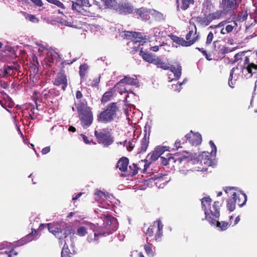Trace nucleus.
<instances>
[{
    "label": "nucleus",
    "mask_w": 257,
    "mask_h": 257,
    "mask_svg": "<svg viewBox=\"0 0 257 257\" xmlns=\"http://www.w3.org/2000/svg\"><path fill=\"white\" fill-rule=\"evenodd\" d=\"M48 229L50 232L59 238L60 243L62 244L64 242V240L68 239L72 245L74 244L76 236L75 230L72 227H61L58 224L48 223Z\"/></svg>",
    "instance_id": "1"
},
{
    "label": "nucleus",
    "mask_w": 257,
    "mask_h": 257,
    "mask_svg": "<svg viewBox=\"0 0 257 257\" xmlns=\"http://www.w3.org/2000/svg\"><path fill=\"white\" fill-rule=\"evenodd\" d=\"M119 108L116 102H110L97 115V121L99 123H108L117 118Z\"/></svg>",
    "instance_id": "2"
},
{
    "label": "nucleus",
    "mask_w": 257,
    "mask_h": 257,
    "mask_svg": "<svg viewBox=\"0 0 257 257\" xmlns=\"http://www.w3.org/2000/svg\"><path fill=\"white\" fill-rule=\"evenodd\" d=\"M242 0H219V8L220 10L216 11L219 12L220 18L223 16H232L236 12Z\"/></svg>",
    "instance_id": "3"
},
{
    "label": "nucleus",
    "mask_w": 257,
    "mask_h": 257,
    "mask_svg": "<svg viewBox=\"0 0 257 257\" xmlns=\"http://www.w3.org/2000/svg\"><path fill=\"white\" fill-rule=\"evenodd\" d=\"M77 109L81 125L84 128H88L91 125L93 120L91 109L86 104L81 102L78 104Z\"/></svg>",
    "instance_id": "4"
},
{
    "label": "nucleus",
    "mask_w": 257,
    "mask_h": 257,
    "mask_svg": "<svg viewBox=\"0 0 257 257\" xmlns=\"http://www.w3.org/2000/svg\"><path fill=\"white\" fill-rule=\"evenodd\" d=\"M75 59H73L70 62H67L66 61H62L60 65V70L57 73L56 77L52 81V83L54 85L60 87L61 90L63 91H65L68 86V79L64 71V65H70L75 62Z\"/></svg>",
    "instance_id": "5"
},
{
    "label": "nucleus",
    "mask_w": 257,
    "mask_h": 257,
    "mask_svg": "<svg viewBox=\"0 0 257 257\" xmlns=\"http://www.w3.org/2000/svg\"><path fill=\"white\" fill-rule=\"evenodd\" d=\"M94 136L97 143L107 147L114 142L113 138L107 128L94 131Z\"/></svg>",
    "instance_id": "6"
},
{
    "label": "nucleus",
    "mask_w": 257,
    "mask_h": 257,
    "mask_svg": "<svg viewBox=\"0 0 257 257\" xmlns=\"http://www.w3.org/2000/svg\"><path fill=\"white\" fill-rule=\"evenodd\" d=\"M220 206L219 202L215 201L212 207L210 208L209 211L207 208H204L205 218L211 224L214 225L218 220L220 216Z\"/></svg>",
    "instance_id": "7"
},
{
    "label": "nucleus",
    "mask_w": 257,
    "mask_h": 257,
    "mask_svg": "<svg viewBox=\"0 0 257 257\" xmlns=\"http://www.w3.org/2000/svg\"><path fill=\"white\" fill-rule=\"evenodd\" d=\"M156 224L157 225V229L155 235V240L156 241H160L163 236V224L160 219L154 221L153 224L149 227L146 234L148 238L152 237L154 235V230L156 228Z\"/></svg>",
    "instance_id": "8"
},
{
    "label": "nucleus",
    "mask_w": 257,
    "mask_h": 257,
    "mask_svg": "<svg viewBox=\"0 0 257 257\" xmlns=\"http://www.w3.org/2000/svg\"><path fill=\"white\" fill-rule=\"evenodd\" d=\"M219 12H214L204 15V16H198L194 18L195 21L197 25L202 27H205L208 26L213 20L219 19Z\"/></svg>",
    "instance_id": "9"
},
{
    "label": "nucleus",
    "mask_w": 257,
    "mask_h": 257,
    "mask_svg": "<svg viewBox=\"0 0 257 257\" xmlns=\"http://www.w3.org/2000/svg\"><path fill=\"white\" fill-rule=\"evenodd\" d=\"M114 10L120 15H127L133 13L134 8L128 0H121L114 6Z\"/></svg>",
    "instance_id": "10"
},
{
    "label": "nucleus",
    "mask_w": 257,
    "mask_h": 257,
    "mask_svg": "<svg viewBox=\"0 0 257 257\" xmlns=\"http://www.w3.org/2000/svg\"><path fill=\"white\" fill-rule=\"evenodd\" d=\"M149 166L148 164L146 163L144 161H139L138 164L133 163L127 167V171L125 176H134L138 173L139 170L145 171Z\"/></svg>",
    "instance_id": "11"
},
{
    "label": "nucleus",
    "mask_w": 257,
    "mask_h": 257,
    "mask_svg": "<svg viewBox=\"0 0 257 257\" xmlns=\"http://www.w3.org/2000/svg\"><path fill=\"white\" fill-rule=\"evenodd\" d=\"M86 9L83 8L82 6L77 4V1L76 2H72V9L75 10L78 12L80 13L81 14L87 16L88 17H92L95 14V12L93 10V7L92 6H89L86 8Z\"/></svg>",
    "instance_id": "12"
},
{
    "label": "nucleus",
    "mask_w": 257,
    "mask_h": 257,
    "mask_svg": "<svg viewBox=\"0 0 257 257\" xmlns=\"http://www.w3.org/2000/svg\"><path fill=\"white\" fill-rule=\"evenodd\" d=\"M186 140L193 146H198L201 144L202 136L199 133H194L192 131L185 135Z\"/></svg>",
    "instance_id": "13"
},
{
    "label": "nucleus",
    "mask_w": 257,
    "mask_h": 257,
    "mask_svg": "<svg viewBox=\"0 0 257 257\" xmlns=\"http://www.w3.org/2000/svg\"><path fill=\"white\" fill-rule=\"evenodd\" d=\"M19 68L20 65L17 63H14L13 65H5L3 69L0 70V76L4 77L7 75H14Z\"/></svg>",
    "instance_id": "14"
},
{
    "label": "nucleus",
    "mask_w": 257,
    "mask_h": 257,
    "mask_svg": "<svg viewBox=\"0 0 257 257\" xmlns=\"http://www.w3.org/2000/svg\"><path fill=\"white\" fill-rule=\"evenodd\" d=\"M59 95V91L56 88L45 89L42 92V96L46 100L52 99Z\"/></svg>",
    "instance_id": "15"
},
{
    "label": "nucleus",
    "mask_w": 257,
    "mask_h": 257,
    "mask_svg": "<svg viewBox=\"0 0 257 257\" xmlns=\"http://www.w3.org/2000/svg\"><path fill=\"white\" fill-rule=\"evenodd\" d=\"M140 55L142 56L143 60L149 63L153 64L155 65L157 59L158 58V56H156L155 55H153L150 53H148L147 52H145L143 50V48H141V50L140 51L139 53Z\"/></svg>",
    "instance_id": "16"
},
{
    "label": "nucleus",
    "mask_w": 257,
    "mask_h": 257,
    "mask_svg": "<svg viewBox=\"0 0 257 257\" xmlns=\"http://www.w3.org/2000/svg\"><path fill=\"white\" fill-rule=\"evenodd\" d=\"M36 233L37 231L35 229H32L31 233L28 234L25 237L16 242L15 245L18 246H22L33 240L34 239V235Z\"/></svg>",
    "instance_id": "17"
},
{
    "label": "nucleus",
    "mask_w": 257,
    "mask_h": 257,
    "mask_svg": "<svg viewBox=\"0 0 257 257\" xmlns=\"http://www.w3.org/2000/svg\"><path fill=\"white\" fill-rule=\"evenodd\" d=\"M122 83L135 86L136 87L139 86V82L137 78H132L127 76H125L123 78L117 83L115 86H117Z\"/></svg>",
    "instance_id": "18"
},
{
    "label": "nucleus",
    "mask_w": 257,
    "mask_h": 257,
    "mask_svg": "<svg viewBox=\"0 0 257 257\" xmlns=\"http://www.w3.org/2000/svg\"><path fill=\"white\" fill-rule=\"evenodd\" d=\"M232 195L235 199L236 203L240 207L243 206L247 201V196L242 191L238 193L234 192Z\"/></svg>",
    "instance_id": "19"
},
{
    "label": "nucleus",
    "mask_w": 257,
    "mask_h": 257,
    "mask_svg": "<svg viewBox=\"0 0 257 257\" xmlns=\"http://www.w3.org/2000/svg\"><path fill=\"white\" fill-rule=\"evenodd\" d=\"M169 37L174 42L183 47H189L192 45L193 42L191 43V41H186L183 38L179 37L176 35L171 34Z\"/></svg>",
    "instance_id": "20"
},
{
    "label": "nucleus",
    "mask_w": 257,
    "mask_h": 257,
    "mask_svg": "<svg viewBox=\"0 0 257 257\" xmlns=\"http://www.w3.org/2000/svg\"><path fill=\"white\" fill-rule=\"evenodd\" d=\"M145 134L141 142L140 150L139 153L145 152L148 148L149 144V134H147V127H145Z\"/></svg>",
    "instance_id": "21"
},
{
    "label": "nucleus",
    "mask_w": 257,
    "mask_h": 257,
    "mask_svg": "<svg viewBox=\"0 0 257 257\" xmlns=\"http://www.w3.org/2000/svg\"><path fill=\"white\" fill-rule=\"evenodd\" d=\"M128 163V159L126 157H123L120 158L118 161L116 167L118 168L121 172H124L125 175Z\"/></svg>",
    "instance_id": "22"
},
{
    "label": "nucleus",
    "mask_w": 257,
    "mask_h": 257,
    "mask_svg": "<svg viewBox=\"0 0 257 257\" xmlns=\"http://www.w3.org/2000/svg\"><path fill=\"white\" fill-rule=\"evenodd\" d=\"M179 159V164L182 162H189L195 159L196 154H192L190 152L184 151L182 154H178Z\"/></svg>",
    "instance_id": "23"
},
{
    "label": "nucleus",
    "mask_w": 257,
    "mask_h": 257,
    "mask_svg": "<svg viewBox=\"0 0 257 257\" xmlns=\"http://www.w3.org/2000/svg\"><path fill=\"white\" fill-rule=\"evenodd\" d=\"M152 12H155V11L152 10H148L144 8H141L137 11V14L144 20H148L150 19V15Z\"/></svg>",
    "instance_id": "24"
},
{
    "label": "nucleus",
    "mask_w": 257,
    "mask_h": 257,
    "mask_svg": "<svg viewBox=\"0 0 257 257\" xmlns=\"http://www.w3.org/2000/svg\"><path fill=\"white\" fill-rule=\"evenodd\" d=\"M198 160H200L201 163L210 166L212 165V161L210 157V155L208 152H204L198 156Z\"/></svg>",
    "instance_id": "25"
},
{
    "label": "nucleus",
    "mask_w": 257,
    "mask_h": 257,
    "mask_svg": "<svg viewBox=\"0 0 257 257\" xmlns=\"http://www.w3.org/2000/svg\"><path fill=\"white\" fill-rule=\"evenodd\" d=\"M177 7L178 9L179 7L182 10H187L190 5H193L194 3V0H176Z\"/></svg>",
    "instance_id": "26"
},
{
    "label": "nucleus",
    "mask_w": 257,
    "mask_h": 257,
    "mask_svg": "<svg viewBox=\"0 0 257 257\" xmlns=\"http://www.w3.org/2000/svg\"><path fill=\"white\" fill-rule=\"evenodd\" d=\"M64 246L61 251V257H72V253L70 251L68 243H70L68 239L64 240Z\"/></svg>",
    "instance_id": "27"
},
{
    "label": "nucleus",
    "mask_w": 257,
    "mask_h": 257,
    "mask_svg": "<svg viewBox=\"0 0 257 257\" xmlns=\"http://www.w3.org/2000/svg\"><path fill=\"white\" fill-rule=\"evenodd\" d=\"M248 17V13L246 10L241 11L238 13L235 17L233 18L234 22H243L246 20Z\"/></svg>",
    "instance_id": "28"
},
{
    "label": "nucleus",
    "mask_w": 257,
    "mask_h": 257,
    "mask_svg": "<svg viewBox=\"0 0 257 257\" xmlns=\"http://www.w3.org/2000/svg\"><path fill=\"white\" fill-rule=\"evenodd\" d=\"M114 94V90L113 89H110L109 90L105 92L102 95L101 102L102 103L104 104L108 101H110L113 97Z\"/></svg>",
    "instance_id": "29"
},
{
    "label": "nucleus",
    "mask_w": 257,
    "mask_h": 257,
    "mask_svg": "<svg viewBox=\"0 0 257 257\" xmlns=\"http://www.w3.org/2000/svg\"><path fill=\"white\" fill-rule=\"evenodd\" d=\"M199 36L196 34V32L193 34V30H190L189 32L186 35V41L193 42L192 45L194 44L198 39Z\"/></svg>",
    "instance_id": "30"
},
{
    "label": "nucleus",
    "mask_w": 257,
    "mask_h": 257,
    "mask_svg": "<svg viewBox=\"0 0 257 257\" xmlns=\"http://www.w3.org/2000/svg\"><path fill=\"white\" fill-rule=\"evenodd\" d=\"M155 65L158 67L161 68L163 70H167L170 69V64L164 62L160 57H158Z\"/></svg>",
    "instance_id": "31"
},
{
    "label": "nucleus",
    "mask_w": 257,
    "mask_h": 257,
    "mask_svg": "<svg viewBox=\"0 0 257 257\" xmlns=\"http://www.w3.org/2000/svg\"><path fill=\"white\" fill-rule=\"evenodd\" d=\"M169 69L174 73V76L176 79H178L180 77L181 75V67L180 66H178L177 67L171 66H170Z\"/></svg>",
    "instance_id": "32"
},
{
    "label": "nucleus",
    "mask_w": 257,
    "mask_h": 257,
    "mask_svg": "<svg viewBox=\"0 0 257 257\" xmlns=\"http://www.w3.org/2000/svg\"><path fill=\"white\" fill-rule=\"evenodd\" d=\"M88 69V66L86 64H83L79 66V73L81 80L85 78Z\"/></svg>",
    "instance_id": "33"
},
{
    "label": "nucleus",
    "mask_w": 257,
    "mask_h": 257,
    "mask_svg": "<svg viewBox=\"0 0 257 257\" xmlns=\"http://www.w3.org/2000/svg\"><path fill=\"white\" fill-rule=\"evenodd\" d=\"M104 4V9L111 8L114 10V6L117 3L116 0H101Z\"/></svg>",
    "instance_id": "34"
},
{
    "label": "nucleus",
    "mask_w": 257,
    "mask_h": 257,
    "mask_svg": "<svg viewBox=\"0 0 257 257\" xmlns=\"http://www.w3.org/2000/svg\"><path fill=\"white\" fill-rule=\"evenodd\" d=\"M236 203V200L233 196L232 198L228 199L226 205L228 210L230 212L233 211L235 208Z\"/></svg>",
    "instance_id": "35"
},
{
    "label": "nucleus",
    "mask_w": 257,
    "mask_h": 257,
    "mask_svg": "<svg viewBox=\"0 0 257 257\" xmlns=\"http://www.w3.org/2000/svg\"><path fill=\"white\" fill-rule=\"evenodd\" d=\"M167 157H168V161L169 162V164L173 165L177 162L179 164V159L178 154L173 155L169 154Z\"/></svg>",
    "instance_id": "36"
},
{
    "label": "nucleus",
    "mask_w": 257,
    "mask_h": 257,
    "mask_svg": "<svg viewBox=\"0 0 257 257\" xmlns=\"http://www.w3.org/2000/svg\"><path fill=\"white\" fill-rule=\"evenodd\" d=\"M212 199L209 197H204L202 199L201 205L202 208L204 209V208H207V206H210Z\"/></svg>",
    "instance_id": "37"
},
{
    "label": "nucleus",
    "mask_w": 257,
    "mask_h": 257,
    "mask_svg": "<svg viewBox=\"0 0 257 257\" xmlns=\"http://www.w3.org/2000/svg\"><path fill=\"white\" fill-rule=\"evenodd\" d=\"M23 14L25 18L30 21L33 23H38L39 22L38 19L35 16L27 14L26 12H23Z\"/></svg>",
    "instance_id": "38"
},
{
    "label": "nucleus",
    "mask_w": 257,
    "mask_h": 257,
    "mask_svg": "<svg viewBox=\"0 0 257 257\" xmlns=\"http://www.w3.org/2000/svg\"><path fill=\"white\" fill-rule=\"evenodd\" d=\"M218 220H217L215 224H216L217 227H219L221 230H225L229 225L228 222L224 221H221L220 222Z\"/></svg>",
    "instance_id": "39"
},
{
    "label": "nucleus",
    "mask_w": 257,
    "mask_h": 257,
    "mask_svg": "<svg viewBox=\"0 0 257 257\" xmlns=\"http://www.w3.org/2000/svg\"><path fill=\"white\" fill-rule=\"evenodd\" d=\"M148 157H149V159L151 162L156 161L159 157L160 156L158 155V153L156 152L155 149L152 153L149 154L148 155Z\"/></svg>",
    "instance_id": "40"
},
{
    "label": "nucleus",
    "mask_w": 257,
    "mask_h": 257,
    "mask_svg": "<svg viewBox=\"0 0 257 257\" xmlns=\"http://www.w3.org/2000/svg\"><path fill=\"white\" fill-rule=\"evenodd\" d=\"M149 238L147 237V243L145 244L144 249L148 255H153V251L152 249V247L151 245L149 244Z\"/></svg>",
    "instance_id": "41"
},
{
    "label": "nucleus",
    "mask_w": 257,
    "mask_h": 257,
    "mask_svg": "<svg viewBox=\"0 0 257 257\" xmlns=\"http://www.w3.org/2000/svg\"><path fill=\"white\" fill-rule=\"evenodd\" d=\"M236 68H235V67L232 68L230 72L229 77V79H228V85L231 88L234 87V84L232 82V78H233V74H234V71Z\"/></svg>",
    "instance_id": "42"
},
{
    "label": "nucleus",
    "mask_w": 257,
    "mask_h": 257,
    "mask_svg": "<svg viewBox=\"0 0 257 257\" xmlns=\"http://www.w3.org/2000/svg\"><path fill=\"white\" fill-rule=\"evenodd\" d=\"M33 100L34 102H38V101H40V102L42 101L43 97L42 95L39 96V93L37 91H34L32 95Z\"/></svg>",
    "instance_id": "43"
},
{
    "label": "nucleus",
    "mask_w": 257,
    "mask_h": 257,
    "mask_svg": "<svg viewBox=\"0 0 257 257\" xmlns=\"http://www.w3.org/2000/svg\"><path fill=\"white\" fill-rule=\"evenodd\" d=\"M54 62V60L53 58L51 56H48L45 59V63L47 68H50L52 67V64Z\"/></svg>",
    "instance_id": "44"
},
{
    "label": "nucleus",
    "mask_w": 257,
    "mask_h": 257,
    "mask_svg": "<svg viewBox=\"0 0 257 257\" xmlns=\"http://www.w3.org/2000/svg\"><path fill=\"white\" fill-rule=\"evenodd\" d=\"M87 233V229L84 226H81L79 227L77 230V234L80 236H83Z\"/></svg>",
    "instance_id": "45"
},
{
    "label": "nucleus",
    "mask_w": 257,
    "mask_h": 257,
    "mask_svg": "<svg viewBox=\"0 0 257 257\" xmlns=\"http://www.w3.org/2000/svg\"><path fill=\"white\" fill-rule=\"evenodd\" d=\"M134 35H136L135 32L133 31H124V38L127 40H131L134 39Z\"/></svg>",
    "instance_id": "46"
},
{
    "label": "nucleus",
    "mask_w": 257,
    "mask_h": 257,
    "mask_svg": "<svg viewBox=\"0 0 257 257\" xmlns=\"http://www.w3.org/2000/svg\"><path fill=\"white\" fill-rule=\"evenodd\" d=\"M155 149L160 157L167 150L166 147L164 146H157Z\"/></svg>",
    "instance_id": "47"
},
{
    "label": "nucleus",
    "mask_w": 257,
    "mask_h": 257,
    "mask_svg": "<svg viewBox=\"0 0 257 257\" xmlns=\"http://www.w3.org/2000/svg\"><path fill=\"white\" fill-rule=\"evenodd\" d=\"M100 76L99 75L98 77L94 78L92 80L91 83L89 85L92 87H98L99 83L100 82Z\"/></svg>",
    "instance_id": "48"
},
{
    "label": "nucleus",
    "mask_w": 257,
    "mask_h": 257,
    "mask_svg": "<svg viewBox=\"0 0 257 257\" xmlns=\"http://www.w3.org/2000/svg\"><path fill=\"white\" fill-rule=\"evenodd\" d=\"M123 146H126L127 150L129 151H132L134 147V145L131 141H125L123 143Z\"/></svg>",
    "instance_id": "49"
},
{
    "label": "nucleus",
    "mask_w": 257,
    "mask_h": 257,
    "mask_svg": "<svg viewBox=\"0 0 257 257\" xmlns=\"http://www.w3.org/2000/svg\"><path fill=\"white\" fill-rule=\"evenodd\" d=\"M197 50H198L199 51L201 52L204 56H205V58L207 60L210 61L212 59L210 57L211 55L210 54H208L207 52L204 50L203 48H196Z\"/></svg>",
    "instance_id": "50"
},
{
    "label": "nucleus",
    "mask_w": 257,
    "mask_h": 257,
    "mask_svg": "<svg viewBox=\"0 0 257 257\" xmlns=\"http://www.w3.org/2000/svg\"><path fill=\"white\" fill-rule=\"evenodd\" d=\"M94 195L96 196V199L99 200L102 198L103 196H105L104 193L100 190H97Z\"/></svg>",
    "instance_id": "51"
},
{
    "label": "nucleus",
    "mask_w": 257,
    "mask_h": 257,
    "mask_svg": "<svg viewBox=\"0 0 257 257\" xmlns=\"http://www.w3.org/2000/svg\"><path fill=\"white\" fill-rule=\"evenodd\" d=\"M214 36L212 32H210L207 37L206 43L207 45H209L211 44L212 40L213 39Z\"/></svg>",
    "instance_id": "52"
},
{
    "label": "nucleus",
    "mask_w": 257,
    "mask_h": 257,
    "mask_svg": "<svg viewBox=\"0 0 257 257\" xmlns=\"http://www.w3.org/2000/svg\"><path fill=\"white\" fill-rule=\"evenodd\" d=\"M237 25L236 22L234 21V26L231 25H228L225 27V31L227 33H230L232 31L234 27H237Z\"/></svg>",
    "instance_id": "53"
},
{
    "label": "nucleus",
    "mask_w": 257,
    "mask_h": 257,
    "mask_svg": "<svg viewBox=\"0 0 257 257\" xmlns=\"http://www.w3.org/2000/svg\"><path fill=\"white\" fill-rule=\"evenodd\" d=\"M77 1V4L83 6L87 7V5L89 4V1L88 0H76Z\"/></svg>",
    "instance_id": "54"
},
{
    "label": "nucleus",
    "mask_w": 257,
    "mask_h": 257,
    "mask_svg": "<svg viewBox=\"0 0 257 257\" xmlns=\"http://www.w3.org/2000/svg\"><path fill=\"white\" fill-rule=\"evenodd\" d=\"M244 52H239V53H238L237 54H236L234 56V60L233 61V63H235L238 60H239V59H241V56H242V54Z\"/></svg>",
    "instance_id": "55"
},
{
    "label": "nucleus",
    "mask_w": 257,
    "mask_h": 257,
    "mask_svg": "<svg viewBox=\"0 0 257 257\" xmlns=\"http://www.w3.org/2000/svg\"><path fill=\"white\" fill-rule=\"evenodd\" d=\"M161 164L164 166L169 165V162L168 161V157L165 158L164 157H161Z\"/></svg>",
    "instance_id": "56"
},
{
    "label": "nucleus",
    "mask_w": 257,
    "mask_h": 257,
    "mask_svg": "<svg viewBox=\"0 0 257 257\" xmlns=\"http://www.w3.org/2000/svg\"><path fill=\"white\" fill-rule=\"evenodd\" d=\"M35 5L38 7H42L43 5V3L42 0H31Z\"/></svg>",
    "instance_id": "57"
},
{
    "label": "nucleus",
    "mask_w": 257,
    "mask_h": 257,
    "mask_svg": "<svg viewBox=\"0 0 257 257\" xmlns=\"http://www.w3.org/2000/svg\"><path fill=\"white\" fill-rule=\"evenodd\" d=\"M184 144V142H183L182 143H181V140H177L175 143V146L176 147V148L177 149H178V148H182V144Z\"/></svg>",
    "instance_id": "58"
},
{
    "label": "nucleus",
    "mask_w": 257,
    "mask_h": 257,
    "mask_svg": "<svg viewBox=\"0 0 257 257\" xmlns=\"http://www.w3.org/2000/svg\"><path fill=\"white\" fill-rule=\"evenodd\" d=\"M0 86L6 89L9 87V84L6 81H0Z\"/></svg>",
    "instance_id": "59"
},
{
    "label": "nucleus",
    "mask_w": 257,
    "mask_h": 257,
    "mask_svg": "<svg viewBox=\"0 0 257 257\" xmlns=\"http://www.w3.org/2000/svg\"><path fill=\"white\" fill-rule=\"evenodd\" d=\"M32 59H33V61L34 63V65L35 66H38L39 65L38 58L35 54H33Z\"/></svg>",
    "instance_id": "60"
},
{
    "label": "nucleus",
    "mask_w": 257,
    "mask_h": 257,
    "mask_svg": "<svg viewBox=\"0 0 257 257\" xmlns=\"http://www.w3.org/2000/svg\"><path fill=\"white\" fill-rule=\"evenodd\" d=\"M50 151V147H46L43 148L41 151V153L43 155H46Z\"/></svg>",
    "instance_id": "61"
},
{
    "label": "nucleus",
    "mask_w": 257,
    "mask_h": 257,
    "mask_svg": "<svg viewBox=\"0 0 257 257\" xmlns=\"http://www.w3.org/2000/svg\"><path fill=\"white\" fill-rule=\"evenodd\" d=\"M55 5L57 6L59 8H60L62 9H65V7L64 5V4L62 3H61L59 0H58L57 1V2L56 3V4Z\"/></svg>",
    "instance_id": "62"
},
{
    "label": "nucleus",
    "mask_w": 257,
    "mask_h": 257,
    "mask_svg": "<svg viewBox=\"0 0 257 257\" xmlns=\"http://www.w3.org/2000/svg\"><path fill=\"white\" fill-rule=\"evenodd\" d=\"M209 143V145H210L211 148H212V151H214L215 152H216L217 149L213 142L212 141H210Z\"/></svg>",
    "instance_id": "63"
},
{
    "label": "nucleus",
    "mask_w": 257,
    "mask_h": 257,
    "mask_svg": "<svg viewBox=\"0 0 257 257\" xmlns=\"http://www.w3.org/2000/svg\"><path fill=\"white\" fill-rule=\"evenodd\" d=\"M218 54L222 58L224 57L225 53L223 47L219 50Z\"/></svg>",
    "instance_id": "64"
}]
</instances>
